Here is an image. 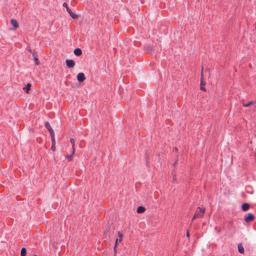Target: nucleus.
I'll list each match as a JSON object with an SVG mask.
<instances>
[{
  "instance_id": "nucleus-16",
  "label": "nucleus",
  "mask_w": 256,
  "mask_h": 256,
  "mask_svg": "<svg viewBox=\"0 0 256 256\" xmlns=\"http://www.w3.org/2000/svg\"><path fill=\"white\" fill-rule=\"evenodd\" d=\"M32 86V84L30 83H28L25 87L24 88V90L28 91L30 90Z\"/></svg>"
},
{
  "instance_id": "nucleus-18",
  "label": "nucleus",
  "mask_w": 256,
  "mask_h": 256,
  "mask_svg": "<svg viewBox=\"0 0 256 256\" xmlns=\"http://www.w3.org/2000/svg\"><path fill=\"white\" fill-rule=\"evenodd\" d=\"M204 84H203L202 80H201V83H200V90H202L203 91H206V88L204 87Z\"/></svg>"
},
{
  "instance_id": "nucleus-7",
  "label": "nucleus",
  "mask_w": 256,
  "mask_h": 256,
  "mask_svg": "<svg viewBox=\"0 0 256 256\" xmlns=\"http://www.w3.org/2000/svg\"><path fill=\"white\" fill-rule=\"evenodd\" d=\"M77 80L80 82H82L86 80L84 74L82 72H80L77 75Z\"/></svg>"
},
{
  "instance_id": "nucleus-13",
  "label": "nucleus",
  "mask_w": 256,
  "mask_h": 256,
  "mask_svg": "<svg viewBox=\"0 0 256 256\" xmlns=\"http://www.w3.org/2000/svg\"><path fill=\"white\" fill-rule=\"evenodd\" d=\"M238 250L240 254H244V248H243L242 244H239L238 246Z\"/></svg>"
},
{
  "instance_id": "nucleus-5",
  "label": "nucleus",
  "mask_w": 256,
  "mask_h": 256,
  "mask_svg": "<svg viewBox=\"0 0 256 256\" xmlns=\"http://www.w3.org/2000/svg\"><path fill=\"white\" fill-rule=\"evenodd\" d=\"M254 218V216L252 214L248 213L244 216V220L248 222L253 220Z\"/></svg>"
},
{
  "instance_id": "nucleus-24",
  "label": "nucleus",
  "mask_w": 256,
  "mask_h": 256,
  "mask_svg": "<svg viewBox=\"0 0 256 256\" xmlns=\"http://www.w3.org/2000/svg\"><path fill=\"white\" fill-rule=\"evenodd\" d=\"M54 146L55 145H53V144H52V150H54Z\"/></svg>"
},
{
  "instance_id": "nucleus-26",
  "label": "nucleus",
  "mask_w": 256,
  "mask_h": 256,
  "mask_svg": "<svg viewBox=\"0 0 256 256\" xmlns=\"http://www.w3.org/2000/svg\"><path fill=\"white\" fill-rule=\"evenodd\" d=\"M37 256V255H34V256Z\"/></svg>"
},
{
  "instance_id": "nucleus-22",
  "label": "nucleus",
  "mask_w": 256,
  "mask_h": 256,
  "mask_svg": "<svg viewBox=\"0 0 256 256\" xmlns=\"http://www.w3.org/2000/svg\"><path fill=\"white\" fill-rule=\"evenodd\" d=\"M197 217L196 215L194 214V215L193 216L192 220L194 221Z\"/></svg>"
},
{
  "instance_id": "nucleus-19",
  "label": "nucleus",
  "mask_w": 256,
  "mask_h": 256,
  "mask_svg": "<svg viewBox=\"0 0 256 256\" xmlns=\"http://www.w3.org/2000/svg\"><path fill=\"white\" fill-rule=\"evenodd\" d=\"M51 137H52V144H53V145H55V140H54V134H52V136H51Z\"/></svg>"
},
{
  "instance_id": "nucleus-2",
  "label": "nucleus",
  "mask_w": 256,
  "mask_h": 256,
  "mask_svg": "<svg viewBox=\"0 0 256 256\" xmlns=\"http://www.w3.org/2000/svg\"><path fill=\"white\" fill-rule=\"evenodd\" d=\"M123 234H122L120 232H118V238H116V242H115V246L114 247V254H116V245L118 242H120L122 240V238Z\"/></svg>"
},
{
  "instance_id": "nucleus-25",
  "label": "nucleus",
  "mask_w": 256,
  "mask_h": 256,
  "mask_svg": "<svg viewBox=\"0 0 256 256\" xmlns=\"http://www.w3.org/2000/svg\"><path fill=\"white\" fill-rule=\"evenodd\" d=\"M28 52L32 54L34 52H32V50L30 48H29L28 50Z\"/></svg>"
},
{
  "instance_id": "nucleus-9",
  "label": "nucleus",
  "mask_w": 256,
  "mask_h": 256,
  "mask_svg": "<svg viewBox=\"0 0 256 256\" xmlns=\"http://www.w3.org/2000/svg\"><path fill=\"white\" fill-rule=\"evenodd\" d=\"M11 24L13 26L14 29H16L18 28V24L15 19L11 20Z\"/></svg>"
},
{
  "instance_id": "nucleus-20",
  "label": "nucleus",
  "mask_w": 256,
  "mask_h": 256,
  "mask_svg": "<svg viewBox=\"0 0 256 256\" xmlns=\"http://www.w3.org/2000/svg\"><path fill=\"white\" fill-rule=\"evenodd\" d=\"M72 154H71V155H68V156H66V157H67V158H68V160L69 161L71 160H72Z\"/></svg>"
},
{
  "instance_id": "nucleus-15",
  "label": "nucleus",
  "mask_w": 256,
  "mask_h": 256,
  "mask_svg": "<svg viewBox=\"0 0 256 256\" xmlns=\"http://www.w3.org/2000/svg\"><path fill=\"white\" fill-rule=\"evenodd\" d=\"M26 248H22L21 249L20 256H26Z\"/></svg>"
},
{
  "instance_id": "nucleus-14",
  "label": "nucleus",
  "mask_w": 256,
  "mask_h": 256,
  "mask_svg": "<svg viewBox=\"0 0 256 256\" xmlns=\"http://www.w3.org/2000/svg\"><path fill=\"white\" fill-rule=\"evenodd\" d=\"M32 56H34V60L36 62V64H39V62H38V58L37 57V54H36V52H34L33 53H32Z\"/></svg>"
},
{
  "instance_id": "nucleus-6",
  "label": "nucleus",
  "mask_w": 256,
  "mask_h": 256,
  "mask_svg": "<svg viewBox=\"0 0 256 256\" xmlns=\"http://www.w3.org/2000/svg\"><path fill=\"white\" fill-rule=\"evenodd\" d=\"M44 125H45V127L50 132V136H52V134H54V132L52 128L50 123L48 122H45Z\"/></svg>"
},
{
  "instance_id": "nucleus-21",
  "label": "nucleus",
  "mask_w": 256,
  "mask_h": 256,
  "mask_svg": "<svg viewBox=\"0 0 256 256\" xmlns=\"http://www.w3.org/2000/svg\"><path fill=\"white\" fill-rule=\"evenodd\" d=\"M252 104V102H250L249 103H248V104H246L244 105V106H246V107H248V106Z\"/></svg>"
},
{
  "instance_id": "nucleus-8",
  "label": "nucleus",
  "mask_w": 256,
  "mask_h": 256,
  "mask_svg": "<svg viewBox=\"0 0 256 256\" xmlns=\"http://www.w3.org/2000/svg\"><path fill=\"white\" fill-rule=\"evenodd\" d=\"M146 50L148 52L152 53L154 51V48L152 45H148L146 46Z\"/></svg>"
},
{
  "instance_id": "nucleus-4",
  "label": "nucleus",
  "mask_w": 256,
  "mask_h": 256,
  "mask_svg": "<svg viewBox=\"0 0 256 256\" xmlns=\"http://www.w3.org/2000/svg\"><path fill=\"white\" fill-rule=\"evenodd\" d=\"M66 64L68 68H72L75 66V62L72 60L67 59L66 60Z\"/></svg>"
},
{
  "instance_id": "nucleus-3",
  "label": "nucleus",
  "mask_w": 256,
  "mask_h": 256,
  "mask_svg": "<svg viewBox=\"0 0 256 256\" xmlns=\"http://www.w3.org/2000/svg\"><path fill=\"white\" fill-rule=\"evenodd\" d=\"M64 7H65L66 9L67 12L70 14V16L73 18H76V14L72 12V11L70 10V9L68 8V4L66 2H64L62 4Z\"/></svg>"
},
{
  "instance_id": "nucleus-11",
  "label": "nucleus",
  "mask_w": 256,
  "mask_h": 256,
  "mask_svg": "<svg viewBox=\"0 0 256 256\" xmlns=\"http://www.w3.org/2000/svg\"><path fill=\"white\" fill-rule=\"evenodd\" d=\"M74 54L76 56H80L82 54V51L80 48H77L74 50Z\"/></svg>"
},
{
  "instance_id": "nucleus-10",
  "label": "nucleus",
  "mask_w": 256,
  "mask_h": 256,
  "mask_svg": "<svg viewBox=\"0 0 256 256\" xmlns=\"http://www.w3.org/2000/svg\"><path fill=\"white\" fill-rule=\"evenodd\" d=\"M250 208V205L248 203H244L242 204V209L243 211L246 212Z\"/></svg>"
},
{
  "instance_id": "nucleus-12",
  "label": "nucleus",
  "mask_w": 256,
  "mask_h": 256,
  "mask_svg": "<svg viewBox=\"0 0 256 256\" xmlns=\"http://www.w3.org/2000/svg\"><path fill=\"white\" fill-rule=\"evenodd\" d=\"M146 210V208L142 206H139L137 208V212L138 214H141L144 212Z\"/></svg>"
},
{
  "instance_id": "nucleus-17",
  "label": "nucleus",
  "mask_w": 256,
  "mask_h": 256,
  "mask_svg": "<svg viewBox=\"0 0 256 256\" xmlns=\"http://www.w3.org/2000/svg\"><path fill=\"white\" fill-rule=\"evenodd\" d=\"M70 142H71L72 148H73V149H74L72 153V154H73L74 153V143H75L74 139L72 138H70Z\"/></svg>"
},
{
  "instance_id": "nucleus-23",
  "label": "nucleus",
  "mask_w": 256,
  "mask_h": 256,
  "mask_svg": "<svg viewBox=\"0 0 256 256\" xmlns=\"http://www.w3.org/2000/svg\"><path fill=\"white\" fill-rule=\"evenodd\" d=\"M190 236V234L189 232L188 231L187 232H186V237L189 238Z\"/></svg>"
},
{
  "instance_id": "nucleus-1",
  "label": "nucleus",
  "mask_w": 256,
  "mask_h": 256,
  "mask_svg": "<svg viewBox=\"0 0 256 256\" xmlns=\"http://www.w3.org/2000/svg\"><path fill=\"white\" fill-rule=\"evenodd\" d=\"M205 212V208H202L200 207H198L195 214L196 215L198 218H202Z\"/></svg>"
}]
</instances>
